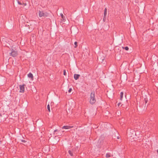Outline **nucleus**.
Here are the masks:
<instances>
[{"label":"nucleus","instance_id":"nucleus-15","mask_svg":"<svg viewBox=\"0 0 158 158\" xmlns=\"http://www.w3.org/2000/svg\"><path fill=\"white\" fill-rule=\"evenodd\" d=\"M47 109L48 111L50 112V106L49 104H48L47 105Z\"/></svg>","mask_w":158,"mask_h":158},{"label":"nucleus","instance_id":"nucleus-17","mask_svg":"<svg viewBox=\"0 0 158 158\" xmlns=\"http://www.w3.org/2000/svg\"><path fill=\"white\" fill-rule=\"evenodd\" d=\"M106 19V16H104V17H103V21H104L105 22V20Z\"/></svg>","mask_w":158,"mask_h":158},{"label":"nucleus","instance_id":"nucleus-14","mask_svg":"<svg viewBox=\"0 0 158 158\" xmlns=\"http://www.w3.org/2000/svg\"><path fill=\"white\" fill-rule=\"evenodd\" d=\"M74 44L75 45L74 48H76L77 47V42H75L74 43Z\"/></svg>","mask_w":158,"mask_h":158},{"label":"nucleus","instance_id":"nucleus-27","mask_svg":"<svg viewBox=\"0 0 158 158\" xmlns=\"http://www.w3.org/2000/svg\"><path fill=\"white\" fill-rule=\"evenodd\" d=\"M99 59L100 60H101V59L100 58H99L98 57V60H99Z\"/></svg>","mask_w":158,"mask_h":158},{"label":"nucleus","instance_id":"nucleus-8","mask_svg":"<svg viewBox=\"0 0 158 158\" xmlns=\"http://www.w3.org/2000/svg\"><path fill=\"white\" fill-rule=\"evenodd\" d=\"M68 153L71 156H73V150H69L68 151Z\"/></svg>","mask_w":158,"mask_h":158},{"label":"nucleus","instance_id":"nucleus-26","mask_svg":"<svg viewBox=\"0 0 158 158\" xmlns=\"http://www.w3.org/2000/svg\"><path fill=\"white\" fill-rule=\"evenodd\" d=\"M23 4L24 5V6H25L26 5V3H23Z\"/></svg>","mask_w":158,"mask_h":158},{"label":"nucleus","instance_id":"nucleus-13","mask_svg":"<svg viewBox=\"0 0 158 158\" xmlns=\"http://www.w3.org/2000/svg\"><path fill=\"white\" fill-rule=\"evenodd\" d=\"M123 49H125L127 51V50H129V48L127 46L125 47H123Z\"/></svg>","mask_w":158,"mask_h":158},{"label":"nucleus","instance_id":"nucleus-9","mask_svg":"<svg viewBox=\"0 0 158 158\" xmlns=\"http://www.w3.org/2000/svg\"><path fill=\"white\" fill-rule=\"evenodd\" d=\"M28 77L29 78H31V79H33V76L32 74L31 73H29L28 74Z\"/></svg>","mask_w":158,"mask_h":158},{"label":"nucleus","instance_id":"nucleus-3","mask_svg":"<svg viewBox=\"0 0 158 158\" xmlns=\"http://www.w3.org/2000/svg\"><path fill=\"white\" fill-rule=\"evenodd\" d=\"M24 86L25 84H23L22 85H19L20 91L19 92L20 93H23L24 91Z\"/></svg>","mask_w":158,"mask_h":158},{"label":"nucleus","instance_id":"nucleus-6","mask_svg":"<svg viewBox=\"0 0 158 158\" xmlns=\"http://www.w3.org/2000/svg\"><path fill=\"white\" fill-rule=\"evenodd\" d=\"M80 76V75L79 74H74V77L75 80H77L79 78Z\"/></svg>","mask_w":158,"mask_h":158},{"label":"nucleus","instance_id":"nucleus-11","mask_svg":"<svg viewBox=\"0 0 158 158\" xmlns=\"http://www.w3.org/2000/svg\"><path fill=\"white\" fill-rule=\"evenodd\" d=\"M107 9L106 8H105L104 10V15L106 16L107 14Z\"/></svg>","mask_w":158,"mask_h":158},{"label":"nucleus","instance_id":"nucleus-22","mask_svg":"<svg viewBox=\"0 0 158 158\" xmlns=\"http://www.w3.org/2000/svg\"><path fill=\"white\" fill-rule=\"evenodd\" d=\"M104 59H105V58L104 57H103L102 58V61H101V62L102 63V62L104 60Z\"/></svg>","mask_w":158,"mask_h":158},{"label":"nucleus","instance_id":"nucleus-28","mask_svg":"<svg viewBox=\"0 0 158 158\" xmlns=\"http://www.w3.org/2000/svg\"><path fill=\"white\" fill-rule=\"evenodd\" d=\"M2 116V115L1 114V113H0V116Z\"/></svg>","mask_w":158,"mask_h":158},{"label":"nucleus","instance_id":"nucleus-4","mask_svg":"<svg viewBox=\"0 0 158 158\" xmlns=\"http://www.w3.org/2000/svg\"><path fill=\"white\" fill-rule=\"evenodd\" d=\"M96 99L95 98H90V103L91 104H94L96 102Z\"/></svg>","mask_w":158,"mask_h":158},{"label":"nucleus","instance_id":"nucleus-18","mask_svg":"<svg viewBox=\"0 0 158 158\" xmlns=\"http://www.w3.org/2000/svg\"><path fill=\"white\" fill-rule=\"evenodd\" d=\"M63 74L64 75H66V72L65 70H63Z\"/></svg>","mask_w":158,"mask_h":158},{"label":"nucleus","instance_id":"nucleus-30","mask_svg":"<svg viewBox=\"0 0 158 158\" xmlns=\"http://www.w3.org/2000/svg\"><path fill=\"white\" fill-rule=\"evenodd\" d=\"M117 139H119V138L118 137H117Z\"/></svg>","mask_w":158,"mask_h":158},{"label":"nucleus","instance_id":"nucleus-16","mask_svg":"<svg viewBox=\"0 0 158 158\" xmlns=\"http://www.w3.org/2000/svg\"><path fill=\"white\" fill-rule=\"evenodd\" d=\"M110 156V154L109 153H106V157H109Z\"/></svg>","mask_w":158,"mask_h":158},{"label":"nucleus","instance_id":"nucleus-20","mask_svg":"<svg viewBox=\"0 0 158 158\" xmlns=\"http://www.w3.org/2000/svg\"><path fill=\"white\" fill-rule=\"evenodd\" d=\"M21 142H23V143H25L26 141L24 140H23V139H21Z\"/></svg>","mask_w":158,"mask_h":158},{"label":"nucleus","instance_id":"nucleus-24","mask_svg":"<svg viewBox=\"0 0 158 158\" xmlns=\"http://www.w3.org/2000/svg\"><path fill=\"white\" fill-rule=\"evenodd\" d=\"M57 131V130H55L54 131V133H55L56 132V131Z\"/></svg>","mask_w":158,"mask_h":158},{"label":"nucleus","instance_id":"nucleus-1","mask_svg":"<svg viewBox=\"0 0 158 158\" xmlns=\"http://www.w3.org/2000/svg\"><path fill=\"white\" fill-rule=\"evenodd\" d=\"M11 52L9 53L10 56L13 57H16L18 55V52L16 49H11Z\"/></svg>","mask_w":158,"mask_h":158},{"label":"nucleus","instance_id":"nucleus-2","mask_svg":"<svg viewBox=\"0 0 158 158\" xmlns=\"http://www.w3.org/2000/svg\"><path fill=\"white\" fill-rule=\"evenodd\" d=\"M48 13L47 12H44L43 11H39V16L40 17H45L47 16Z\"/></svg>","mask_w":158,"mask_h":158},{"label":"nucleus","instance_id":"nucleus-5","mask_svg":"<svg viewBox=\"0 0 158 158\" xmlns=\"http://www.w3.org/2000/svg\"><path fill=\"white\" fill-rule=\"evenodd\" d=\"M73 127V126H64L62 128L67 129L72 128Z\"/></svg>","mask_w":158,"mask_h":158},{"label":"nucleus","instance_id":"nucleus-23","mask_svg":"<svg viewBox=\"0 0 158 158\" xmlns=\"http://www.w3.org/2000/svg\"><path fill=\"white\" fill-rule=\"evenodd\" d=\"M18 4H19L20 5H22V4H23L21 3L19 1H18Z\"/></svg>","mask_w":158,"mask_h":158},{"label":"nucleus","instance_id":"nucleus-25","mask_svg":"<svg viewBox=\"0 0 158 158\" xmlns=\"http://www.w3.org/2000/svg\"><path fill=\"white\" fill-rule=\"evenodd\" d=\"M120 103H118V106H119V105H120Z\"/></svg>","mask_w":158,"mask_h":158},{"label":"nucleus","instance_id":"nucleus-10","mask_svg":"<svg viewBox=\"0 0 158 158\" xmlns=\"http://www.w3.org/2000/svg\"><path fill=\"white\" fill-rule=\"evenodd\" d=\"M123 92H121V93H120V99L121 100H122V99L123 98Z\"/></svg>","mask_w":158,"mask_h":158},{"label":"nucleus","instance_id":"nucleus-29","mask_svg":"<svg viewBox=\"0 0 158 158\" xmlns=\"http://www.w3.org/2000/svg\"><path fill=\"white\" fill-rule=\"evenodd\" d=\"M157 153L158 154V150H157Z\"/></svg>","mask_w":158,"mask_h":158},{"label":"nucleus","instance_id":"nucleus-19","mask_svg":"<svg viewBox=\"0 0 158 158\" xmlns=\"http://www.w3.org/2000/svg\"><path fill=\"white\" fill-rule=\"evenodd\" d=\"M60 15L61 16V17L63 19L64 16L63 14H62L61 13L60 14Z\"/></svg>","mask_w":158,"mask_h":158},{"label":"nucleus","instance_id":"nucleus-21","mask_svg":"<svg viewBox=\"0 0 158 158\" xmlns=\"http://www.w3.org/2000/svg\"><path fill=\"white\" fill-rule=\"evenodd\" d=\"M72 90V89L71 88H70L68 90V92L69 93H70L71 92Z\"/></svg>","mask_w":158,"mask_h":158},{"label":"nucleus","instance_id":"nucleus-12","mask_svg":"<svg viewBox=\"0 0 158 158\" xmlns=\"http://www.w3.org/2000/svg\"><path fill=\"white\" fill-rule=\"evenodd\" d=\"M144 102L145 103V105L146 104V103L148 102V99L147 98H144Z\"/></svg>","mask_w":158,"mask_h":158},{"label":"nucleus","instance_id":"nucleus-7","mask_svg":"<svg viewBox=\"0 0 158 158\" xmlns=\"http://www.w3.org/2000/svg\"><path fill=\"white\" fill-rule=\"evenodd\" d=\"M95 98V92L94 91H92L90 94V98Z\"/></svg>","mask_w":158,"mask_h":158}]
</instances>
